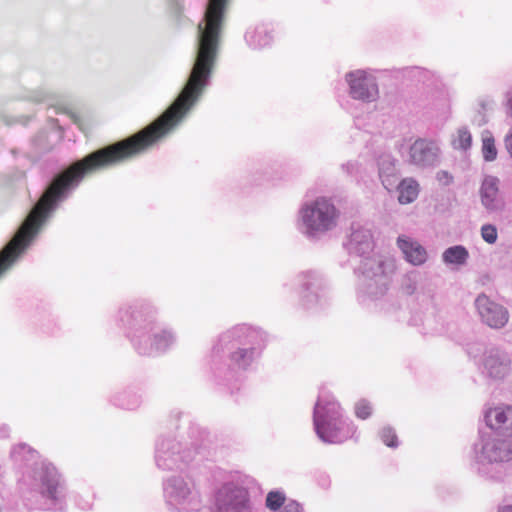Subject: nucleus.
Instances as JSON below:
<instances>
[{
	"label": "nucleus",
	"mask_w": 512,
	"mask_h": 512,
	"mask_svg": "<svg viewBox=\"0 0 512 512\" xmlns=\"http://www.w3.org/2000/svg\"><path fill=\"white\" fill-rule=\"evenodd\" d=\"M314 425L319 438L327 443H342L355 433L354 427L343 422L340 404L335 400H318Z\"/></svg>",
	"instance_id": "nucleus-1"
},
{
	"label": "nucleus",
	"mask_w": 512,
	"mask_h": 512,
	"mask_svg": "<svg viewBox=\"0 0 512 512\" xmlns=\"http://www.w3.org/2000/svg\"><path fill=\"white\" fill-rule=\"evenodd\" d=\"M339 217V211L326 197H318L301 209V219L307 233L314 234L332 229Z\"/></svg>",
	"instance_id": "nucleus-2"
},
{
	"label": "nucleus",
	"mask_w": 512,
	"mask_h": 512,
	"mask_svg": "<svg viewBox=\"0 0 512 512\" xmlns=\"http://www.w3.org/2000/svg\"><path fill=\"white\" fill-rule=\"evenodd\" d=\"M35 479L40 483V494L56 503L63 497L64 482L57 469L50 463L42 464L35 472Z\"/></svg>",
	"instance_id": "nucleus-3"
},
{
	"label": "nucleus",
	"mask_w": 512,
	"mask_h": 512,
	"mask_svg": "<svg viewBox=\"0 0 512 512\" xmlns=\"http://www.w3.org/2000/svg\"><path fill=\"white\" fill-rule=\"evenodd\" d=\"M475 306L482 321L491 328L500 329L504 327L509 320L507 309L492 301L485 294H480L476 298Z\"/></svg>",
	"instance_id": "nucleus-4"
},
{
	"label": "nucleus",
	"mask_w": 512,
	"mask_h": 512,
	"mask_svg": "<svg viewBox=\"0 0 512 512\" xmlns=\"http://www.w3.org/2000/svg\"><path fill=\"white\" fill-rule=\"evenodd\" d=\"M350 94L355 99L372 101L378 96L375 79L365 71H355L348 75Z\"/></svg>",
	"instance_id": "nucleus-5"
},
{
	"label": "nucleus",
	"mask_w": 512,
	"mask_h": 512,
	"mask_svg": "<svg viewBox=\"0 0 512 512\" xmlns=\"http://www.w3.org/2000/svg\"><path fill=\"white\" fill-rule=\"evenodd\" d=\"M218 502L231 512H249L248 491L233 485L224 486L218 493Z\"/></svg>",
	"instance_id": "nucleus-6"
},
{
	"label": "nucleus",
	"mask_w": 512,
	"mask_h": 512,
	"mask_svg": "<svg viewBox=\"0 0 512 512\" xmlns=\"http://www.w3.org/2000/svg\"><path fill=\"white\" fill-rule=\"evenodd\" d=\"M436 157V147L431 141L418 139L410 147V162L418 166L431 164Z\"/></svg>",
	"instance_id": "nucleus-7"
},
{
	"label": "nucleus",
	"mask_w": 512,
	"mask_h": 512,
	"mask_svg": "<svg viewBox=\"0 0 512 512\" xmlns=\"http://www.w3.org/2000/svg\"><path fill=\"white\" fill-rule=\"evenodd\" d=\"M397 245L404 254L405 259L413 265H422L427 259V252L425 248L406 236H399Z\"/></svg>",
	"instance_id": "nucleus-8"
},
{
	"label": "nucleus",
	"mask_w": 512,
	"mask_h": 512,
	"mask_svg": "<svg viewBox=\"0 0 512 512\" xmlns=\"http://www.w3.org/2000/svg\"><path fill=\"white\" fill-rule=\"evenodd\" d=\"M485 419L490 428L512 434V406L491 408L486 412Z\"/></svg>",
	"instance_id": "nucleus-9"
},
{
	"label": "nucleus",
	"mask_w": 512,
	"mask_h": 512,
	"mask_svg": "<svg viewBox=\"0 0 512 512\" xmlns=\"http://www.w3.org/2000/svg\"><path fill=\"white\" fill-rule=\"evenodd\" d=\"M498 196V179L495 177H487L483 181L481 187V199L483 205L488 209L497 207L496 200Z\"/></svg>",
	"instance_id": "nucleus-10"
},
{
	"label": "nucleus",
	"mask_w": 512,
	"mask_h": 512,
	"mask_svg": "<svg viewBox=\"0 0 512 512\" xmlns=\"http://www.w3.org/2000/svg\"><path fill=\"white\" fill-rule=\"evenodd\" d=\"M399 197L398 200L401 204H408L413 202L418 196V184L412 179L403 180L398 186Z\"/></svg>",
	"instance_id": "nucleus-11"
},
{
	"label": "nucleus",
	"mask_w": 512,
	"mask_h": 512,
	"mask_svg": "<svg viewBox=\"0 0 512 512\" xmlns=\"http://www.w3.org/2000/svg\"><path fill=\"white\" fill-rule=\"evenodd\" d=\"M468 258V251L463 246H453L445 250L443 253V260L449 264L461 265L466 262Z\"/></svg>",
	"instance_id": "nucleus-12"
},
{
	"label": "nucleus",
	"mask_w": 512,
	"mask_h": 512,
	"mask_svg": "<svg viewBox=\"0 0 512 512\" xmlns=\"http://www.w3.org/2000/svg\"><path fill=\"white\" fill-rule=\"evenodd\" d=\"M253 355V349H238L231 354V361L239 367H246L253 360Z\"/></svg>",
	"instance_id": "nucleus-13"
},
{
	"label": "nucleus",
	"mask_w": 512,
	"mask_h": 512,
	"mask_svg": "<svg viewBox=\"0 0 512 512\" xmlns=\"http://www.w3.org/2000/svg\"><path fill=\"white\" fill-rule=\"evenodd\" d=\"M482 154L486 161H494L497 157L495 140L490 134L482 138Z\"/></svg>",
	"instance_id": "nucleus-14"
},
{
	"label": "nucleus",
	"mask_w": 512,
	"mask_h": 512,
	"mask_svg": "<svg viewBox=\"0 0 512 512\" xmlns=\"http://www.w3.org/2000/svg\"><path fill=\"white\" fill-rule=\"evenodd\" d=\"M472 137L467 129H459L456 137L453 139V146L457 149H467L470 147Z\"/></svg>",
	"instance_id": "nucleus-15"
},
{
	"label": "nucleus",
	"mask_w": 512,
	"mask_h": 512,
	"mask_svg": "<svg viewBox=\"0 0 512 512\" xmlns=\"http://www.w3.org/2000/svg\"><path fill=\"white\" fill-rule=\"evenodd\" d=\"M285 496L279 491H271L266 497V506L270 510H278L282 505H285Z\"/></svg>",
	"instance_id": "nucleus-16"
},
{
	"label": "nucleus",
	"mask_w": 512,
	"mask_h": 512,
	"mask_svg": "<svg viewBox=\"0 0 512 512\" xmlns=\"http://www.w3.org/2000/svg\"><path fill=\"white\" fill-rule=\"evenodd\" d=\"M372 414V406L370 402L365 399L359 400L355 404V415L362 420L369 418Z\"/></svg>",
	"instance_id": "nucleus-17"
},
{
	"label": "nucleus",
	"mask_w": 512,
	"mask_h": 512,
	"mask_svg": "<svg viewBox=\"0 0 512 512\" xmlns=\"http://www.w3.org/2000/svg\"><path fill=\"white\" fill-rule=\"evenodd\" d=\"M380 438L388 447H396L398 445V437L395 431L390 427H384L380 431Z\"/></svg>",
	"instance_id": "nucleus-18"
},
{
	"label": "nucleus",
	"mask_w": 512,
	"mask_h": 512,
	"mask_svg": "<svg viewBox=\"0 0 512 512\" xmlns=\"http://www.w3.org/2000/svg\"><path fill=\"white\" fill-rule=\"evenodd\" d=\"M481 236L485 242L494 244L498 238L497 228L494 225L485 224L481 228Z\"/></svg>",
	"instance_id": "nucleus-19"
},
{
	"label": "nucleus",
	"mask_w": 512,
	"mask_h": 512,
	"mask_svg": "<svg viewBox=\"0 0 512 512\" xmlns=\"http://www.w3.org/2000/svg\"><path fill=\"white\" fill-rule=\"evenodd\" d=\"M486 367L489 369L490 374L493 377H500L507 370V363H500L499 369H496V361L494 359H489L486 361Z\"/></svg>",
	"instance_id": "nucleus-20"
},
{
	"label": "nucleus",
	"mask_w": 512,
	"mask_h": 512,
	"mask_svg": "<svg viewBox=\"0 0 512 512\" xmlns=\"http://www.w3.org/2000/svg\"><path fill=\"white\" fill-rule=\"evenodd\" d=\"M281 512H302V508L296 501H288Z\"/></svg>",
	"instance_id": "nucleus-21"
},
{
	"label": "nucleus",
	"mask_w": 512,
	"mask_h": 512,
	"mask_svg": "<svg viewBox=\"0 0 512 512\" xmlns=\"http://www.w3.org/2000/svg\"><path fill=\"white\" fill-rule=\"evenodd\" d=\"M437 180L443 185H448L452 182L453 177L447 171H440L437 173Z\"/></svg>",
	"instance_id": "nucleus-22"
},
{
	"label": "nucleus",
	"mask_w": 512,
	"mask_h": 512,
	"mask_svg": "<svg viewBox=\"0 0 512 512\" xmlns=\"http://www.w3.org/2000/svg\"><path fill=\"white\" fill-rule=\"evenodd\" d=\"M505 145H506V148H507L509 154L512 156V129L510 130V132L507 134V136L505 138Z\"/></svg>",
	"instance_id": "nucleus-23"
},
{
	"label": "nucleus",
	"mask_w": 512,
	"mask_h": 512,
	"mask_svg": "<svg viewBox=\"0 0 512 512\" xmlns=\"http://www.w3.org/2000/svg\"><path fill=\"white\" fill-rule=\"evenodd\" d=\"M363 244L366 246V248H371L372 247V236L369 232H365L363 234Z\"/></svg>",
	"instance_id": "nucleus-24"
},
{
	"label": "nucleus",
	"mask_w": 512,
	"mask_h": 512,
	"mask_svg": "<svg viewBox=\"0 0 512 512\" xmlns=\"http://www.w3.org/2000/svg\"><path fill=\"white\" fill-rule=\"evenodd\" d=\"M360 236V232H354L351 236V241L361 244L362 242L360 241Z\"/></svg>",
	"instance_id": "nucleus-25"
},
{
	"label": "nucleus",
	"mask_w": 512,
	"mask_h": 512,
	"mask_svg": "<svg viewBox=\"0 0 512 512\" xmlns=\"http://www.w3.org/2000/svg\"><path fill=\"white\" fill-rule=\"evenodd\" d=\"M502 512H512V507H508V508L504 509Z\"/></svg>",
	"instance_id": "nucleus-26"
},
{
	"label": "nucleus",
	"mask_w": 512,
	"mask_h": 512,
	"mask_svg": "<svg viewBox=\"0 0 512 512\" xmlns=\"http://www.w3.org/2000/svg\"><path fill=\"white\" fill-rule=\"evenodd\" d=\"M379 267L381 268L383 266L382 262H378Z\"/></svg>",
	"instance_id": "nucleus-27"
}]
</instances>
